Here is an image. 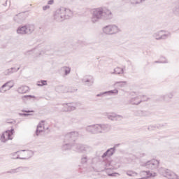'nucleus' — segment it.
<instances>
[{
    "mask_svg": "<svg viewBox=\"0 0 179 179\" xmlns=\"http://www.w3.org/2000/svg\"><path fill=\"white\" fill-rule=\"evenodd\" d=\"M2 138V135L0 136V141H1V142H2V138Z\"/></svg>",
    "mask_w": 179,
    "mask_h": 179,
    "instance_id": "57",
    "label": "nucleus"
},
{
    "mask_svg": "<svg viewBox=\"0 0 179 179\" xmlns=\"http://www.w3.org/2000/svg\"><path fill=\"white\" fill-rule=\"evenodd\" d=\"M8 124H12V122H8Z\"/></svg>",
    "mask_w": 179,
    "mask_h": 179,
    "instance_id": "58",
    "label": "nucleus"
},
{
    "mask_svg": "<svg viewBox=\"0 0 179 179\" xmlns=\"http://www.w3.org/2000/svg\"><path fill=\"white\" fill-rule=\"evenodd\" d=\"M158 171L161 176H163V177H166V178L178 179V176L176 173H174V172L171 171L169 169H166L165 168H160Z\"/></svg>",
    "mask_w": 179,
    "mask_h": 179,
    "instance_id": "8",
    "label": "nucleus"
},
{
    "mask_svg": "<svg viewBox=\"0 0 179 179\" xmlns=\"http://www.w3.org/2000/svg\"><path fill=\"white\" fill-rule=\"evenodd\" d=\"M158 101H166V103H169L170 101V99L167 96V94L165 95H160Z\"/></svg>",
    "mask_w": 179,
    "mask_h": 179,
    "instance_id": "30",
    "label": "nucleus"
},
{
    "mask_svg": "<svg viewBox=\"0 0 179 179\" xmlns=\"http://www.w3.org/2000/svg\"><path fill=\"white\" fill-rule=\"evenodd\" d=\"M109 169H115L114 167H110Z\"/></svg>",
    "mask_w": 179,
    "mask_h": 179,
    "instance_id": "59",
    "label": "nucleus"
},
{
    "mask_svg": "<svg viewBox=\"0 0 179 179\" xmlns=\"http://www.w3.org/2000/svg\"><path fill=\"white\" fill-rule=\"evenodd\" d=\"M162 33H164V30H161V31H159L158 32H155L153 34L154 38H155V40H162Z\"/></svg>",
    "mask_w": 179,
    "mask_h": 179,
    "instance_id": "29",
    "label": "nucleus"
},
{
    "mask_svg": "<svg viewBox=\"0 0 179 179\" xmlns=\"http://www.w3.org/2000/svg\"><path fill=\"white\" fill-rule=\"evenodd\" d=\"M13 86H15L13 81L10 80L6 82L0 87V93H6V92L10 90Z\"/></svg>",
    "mask_w": 179,
    "mask_h": 179,
    "instance_id": "13",
    "label": "nucleus"
},
{
    "mask_svg": "<svg viewBox=\"0 0 179 179\" xmlns=\"http://www.w3.org/2000/svg\"><path fill=\"white\" fill-rule=\"evenodd\" d=\"M63 72H64L65 76L69 75L71 73V68L63 69Z\"/></svg>",
    "mask_w": 179,
    "mask_h": 179,
    "instance_id": "40",
    "label": "nucleus"
},
{
    "mask_svg": "<svg viewBox=\"0 0 179 179\" xmlns=\"http://www.w3.org/2000/svg\"><path fill=\"white\" fill-rule=\"evenodd\" d=\"M3 5V6H6L8 5V1H6L5 3Z\"/></svg>",
    "mask_w": 179,
    "mask_h": 179,
    "instance_id": "54",
    "label": "nucleus"
},
{
    "mask_svg": "<svg viewBox=\"0 0 179 179\" xmlns=\"http://www.w3.org/2000/svg\"><path fill=\"white\" fill-rule=\"evenodd\" d=\"M141 99L142 100H148V101L149 100V98H147L146 95H145V96H142Z\"/></svg>",
    "mask_w": 179,
    "mask_h": 179,
    "instance_id": "52",
    "label": "nucleus"
},
{
    "mask_svg": "<svg viewBox=\"0 0 179 179\" xmlns=\"http://www.w3.org/2000/svg\"><path fill=\"white\" fill-rule=\"evenodd\" d=\"M43 127H44V121H41L38 126L37 129L36 130V136H38L41 134V132H43Z\"/></svg>",
    "mask_w": 179,
    "mask_h": 179,
    "instance_id": "26",
    "label": "nucleus"
},
{
    "mask_svg": "<svg viewBox=\"0 0 179 179\" xmlns=\"http://www.w3.org/2000/svg\"><path fill=\"white\" fill-rule=\"evenodd\" d=\"M18 115H20V117H29V115H31V114L19 113Z\"/></svg>",
    "mask_w": 179,
    "mask_h": 179,
    "instance_id": "45",
    "label": "nucleus"
},
{
    "mask_svg": "<svg viewBox=\"0 0 179 179\" xmlns=\"http://www.w3.org/2000/svg\"><path fill=\"white\" fill-rule=\"evenodd\" d=\"M35 29L36 27L34 24H27L18 27L16 31L17 34L23 36L24 34H31Z\"/></svg>",
    "mask_w": 179,
    "mask_h": 179,
    "instance_id": "7",
    "label": "nucleus"
},
{
    "mask_svg": "<svg viewBox=\"0 0 179 179\" xmlns=\"http://www.w3.org/2000/svg\"><path fill=\"white\" fill-rule=\"evenodd\" d=\"M117 94H118V90L117 89L106 91V96H117Z\"/></svg>",
    "mask_w": 179,
    "mask_h": 179,
    "instance_id": "32",
    "label": "nucleus"
},
{
    "mask_svg": "<svg viewBox=\"0 0 179 179\" xmlns=\"http://www.w3.org/2000/svg\"><path fill=\"white\" fill-rule=\"evenodd\" d=\"M54 3V0H50L48 1V5L50 6V5H52Z\"/></svg>",
    "mask_w": 179,
    "mask_h": 179,
    "instance_id": "49",
    "label": "nucleus"
},
{
    "mask_svg": "<svg viewBox=\"0 0 179 179\" xmlns=\"http://www.w3.org/2000/svg\"><path fill=\"white\" fill-rule=\"evenodd\" d=\"M117 85H119L120 87H124V86L127 85V81H119V82L115 83V86H117Z\"/></svg>",
    "mask_w": 179,
    "mask_h": 179,
    "instance_id": "38",
    "label": "nucleus"
},
{
    "mask_svg": "<svg viewBox=\"0 0 179 179\" xmlns=\"http://www.w3.org/2000/svg\"><path fill=\"white\" fill-rule=\"evenodd\" d=\"M115 154V151L114 150V148H108L102 155V164L105 166L106 169L107 167H112L111 165V161H110L109 157H111V156H113Z\"/></svg>",
    "mask_w": 179,
    "mask_h": 179,
    "instance_id": "3",
    "label": "nucleus"
},
{
    "mask_svg": "<svg viewBox=\"0 0 179 179\" xmlns=\"http://www.w3.org/2000/svg\"><path fill=\"white\" fill-rule=\"evenodd\" d=\"M130 94L131 96H136L129 100V104H131L132 106H139L141 103H143V101H148V99H142V97H145V95L140 94L138 92H131Z\"/></svg>",
    "mask_w": 179,
    "mask_h": 179,
    "instance_id": "6",
    "label": "nucleus"
},
{
    "mask_svg": "<svg viewBox=\"0 0 179 179\" xmlns=\"http://www.w3.org/2000/svg\"><path fill=\"white\" fill-rule=\"evenodd\" d=\"M103 33L107 36H113L121 33V28L115 24L106 25L103 28Z\"/></svg>",
    "mask_w": 179,
    "mask_h": 179,
    "instance_id": "4",
    "label": "nucleus"
},
{
    "mask_svg": "<svg viewBox=\"0 0 179 179\" xmlns=\"http://www.w3.org/2000/svg\"><path fill=\"white\" fill-rule=\"evenodd\" d=\"M169 37H171V33L167 31H164V33L161 34V40H166Z\"/></svg>",
    "mask_w": 179,
    "mask_h": 179,
    "instance_id": "27",
    "label": "nucleus"
},
{
    "mask_svg": "<svg viewBox=\"0 0 179 179\" xmlns=\"http://www.w3.org/2000/svg\"><path fill=\"white\" fill-rule=\"evenodd\" d=\"M120 145L121 144L117 143V144H115L112 148L114 149V150L115 151L117 148H119Z\"/></svg>",
    "mask_w": 179,
    "mask_h": 179,
    "instance_id": "47",
    "label": "nucleus"
},
{
    "mask_svg": "<svg viewBox=\"0 0 179 179\" xmlns=\"http://www.w3.org/2000/svg\"><path fill=\"white\" fill-rule=\"evenodd\" d=\"M79 136V133L78 131H71L67 133L64 136V144L62 146V150L63 152H66V150H71L73 149V143L76 138Z\"/></svg>",
    "mask_w": 179,
    "mask_h": 179,
    "instance_id": "1",
    "label": "nucleus"
},
{
    "mask_svg": "<svg viewBox=\"0 0 179 179\" xmlns=\"http://www.w3.org/2000/svg\"><path fill=\"white\" fill-rule=\"evenodd\" d=\"M153 64H167V59L164 57H161L159 61H155Z\"/></svg>",
    "mask_w": 179,
    "mask_h": 179,
    "instance_id": "34",
    "label": "nucleus"
},
{
    "mask_svg": "<svg viewBox=\"0 0 179 179\" xmlns=\"http://www.w3.org/2000/svg\"><path fill=\"white\" fill-rule=\"evenodd\" d=\"M26 19V14L24 13H20L15 15L14 20L17 23H20Z\"/></svg>",
    "mask_w": 179,
    "mask_h": 179,
    "instance_id": "17",
    "label": "nucleus"
},
{
    "mask_svg": "<svg viewBox=\"0 0 179 179\" xmlns=\"http://www.w3.org/2000/svg\"><path fill=\"white\" fill-rule=\"evenodd\" d=\"M126 174L129 176V177H136V176H138V173L133 171H127Z\"/></svg>",
    "mask_w": 179,
    "mask_h": 179,
    "instance_id": "37",
    "label": "nucleus"
},
{
    "mask_svg": "<svg viewBox=\"0 0 179 179\" xmlns=\"http://www.w3.org/2000/svg\"><path fill=\"white\" fill-rule=\"evenodd\" d=\"M64 20L70 19V17H72V16H73V12H72V10H71V9L69 8H64Z\"/></svg>",
    "mask_w": 179,
    "mask_h": 179,
    "instance_id": "21",
    "label": "nucleus"
},
{
    "mask_svg": "<svg viewBox=\"0 0 179 179\" xmlns=\"http://www.w3.org/2000/svg\"><path fill=\"white\" fill-rule=\"evenodd\" d=\"M19 68L16 69V68H10V69H7L4 72L3 74L6 76H8V75H12V73H13V72H17L19 71Z\"/></svg>",
    "mask_w": 179,
    "mask_h": 179,
    "instance_id": "25",
    "label": "nucleus"
},
{
    "mask_svg": "<svg viewBox=\"0 0 179 179\" xmlns=\"http://www.w3.org/2000/svg\"><path fill=\"white\" fill-rule=\"evenodd\" d=\"M22 113H34V110H22Z\"/></svg>",
    "mask_w": 179,
    "mask_h": 179,
    "instance_id": "50",
    "label": "nucleus"
},
{
    "mask_svg": "<svg viewBox=\"0 0 179 179\" xmlns=\"http://www.w3.org/2000/svg\"><path fill=\"white\" fill-rule=\"evenodd\" d=\"M100 160V159L99 158V157H95L94 158H92V164H96V162H99Z\"/></svg>",
    "mask_w": 179,
    "mask_h": 179,
    "instance_id": "42",
    "label": "nucleus"
},
{
    "mask_svg": "<svg viewBox=\"0 0 179 179\" xmlns=\"http://www.w3.org/2000/svg\"><path fill=\"white\" fill-rule=\"evenodd\" d=\"M106 117L108 120L110 121H121L124 117L120 115H117L115 113H107Z\"/></svg>",
    "mask_w": 179,
    "mask_h": 179,
    "instance_id": "16",
    "label": "nucleus"
},
{
    "mask_svg": "<svg viewBox=\"0 0 179 179\" xmlns=\"http://www.w3.org/2000/svg\"><path fill=\"white\" fill-rule=\"evenodd\" d=\"M90 160V159L86 155H83L81 157V164H87Z\"/></svg>",
    "mask_w": 179,
    "mask_h": 179,
    "instance_id": "33",
    "label": "nucleus"
},
{
    "mask_svg": "<svg viewBox=\"0 0 179 179\" xmlns=\"http://www.w3.org/2000/svg\"><path fill=\"white\" fill-rule=\"evenodd\" d=\"M64 106V111H73L76 110V107L72 106V103H63Z\"/></svg>",
    "mask_w": 179,
    "mask_h": 179,
    "instance_id": "23",
    "label": "nucleus"
},
{
    "mask_svg": "<svg viewBox=\"0 0 179 179\" xmlns=\"http://www.w3.org/2000/svg\"><path fill=\"white\" fill-rule=\"evenodd\" d=\"M26 169H27V168L23 167V166H19L16 169L8 171L6 173V174H15V173H19L20 171H24V170H26Z\"/></svg>",
    "mask_w": 179,
    "mask_h": 179,
    "instance_id": "19",
    "label": "nucleus"
},
{
    "mask_svg": "<svg viewBox=\"0 0 179 179\" xmlns=\"http://www.w3.org/2000/svg\"><path fill=\"white\" fill-rule=\"evenodd\" d=\"M113 73H115V75H121V74L124 73V69L115 68Z\"/></svg>",
    "mask_w": 179,
    "mask_h": 179,
    "instance_id": "35",
    "label": "nucleus"
},
{
    "mask_svg": "<svg viewBox=\"0 0 179 179\" xmlns=\"http://www.w3.org/2000/svg\"><path fill=\"white\" fill-rule=\"evenodd\" d=\"M100 134L108 131L110 126L108 124H99Z\"/></svg>",
    "mask_w": 179,
    "mask_h": 179,
    "instance_id": "24",
    "label": "nucleus"
},
{
    "mask_svg": "<svg viewBox=\"0 0 179 179\" xmlns=\"http://www.w3.org/2000/svg\"><path fill=\"white\" fill-rule=\"evenodd\" d=\"M90 13L92 23H97L101 19L104 17V9L103 8H93Z\"/></svg>",
    "mask_w": 179,
    "mask_h": 179,
    "instance_id": "2",
    "label": "nucleus"
},
{
    "mask_svg": "<svg viewBox=\"0 0 179 179\" xmlns=\"http://www.w3.org/2000/svg\"><path fill=\"white\" fill-rule=\"evenodd\" d=\"M38 55H41V52H39L38 55H36L35 57H38Z\"/></svg>",
    "mask_w": 179,
    "mask_h": 179,
    "instance_id": "56",
    "label": "nucleus"
},
{
    "mask_svg": "<svg viewBox=\"0 0 179 179\" xmlns=\"http://www.w3.org/2000/svg\"><path fill=\"white\" fill-rule=\"evenodd\" d=\"M47 80H41V81L37 82V86H46Z\"/></svg>",
    "mask_w": 179,
    "mask_h": 179,
    "instance_id": "39",
    "label": "nucleus"
},
{
    "mask_svg": "<svg viewBox=\"0 0 179 179\" xmlns=\"http://www.w3.org/2000/svg\"><path fill=\"white\" fill-rule=\"evenodd\" d=\"M48 9H50V6H48V5L44 6L43 7V10H47Z\"/></svg>",
    "mask_w": 179,
    "mask_h": 179,
    "instance_id": "48",
    "label": "nucleus"
},
{
    "mask_svg": "<svg viewBox=\"0 0 179 179\" xmlns=\"http://www.w3.org/2000/svg\"><path fill=\"white\" fill-rule=\"evenodd\" d=\"M19 152H20V151H17L15 152H13L10 154V156H12L13 159H16V157H15V156H16V155H17V153H19Z\"/></svg>",
    "mask_w": 179,
    "mask_h": 179,
    "instance_id": "46",
    "label": "nucleus"
},
{
    "mask_svg": "<svg viewBox=\"0 0 179 179\" xmlns=\"http://www.w3.org/2000/svg\"><path fill=\"white\" fill-rule=\"evenodd\" d=\"M85 131L92 135H98V134H100V127L99 124H92L87 126Z\"/></svg>",
    "mask_w": 179,
    "mask_h": 179,
    "instance_id": "11",
    "label": "nucleus"
},
{
    "mask_svg": "<svg viewBox=\"0 0 179 179\" xmlns=\"http://www.w3.org/2000/svg\"><path fill=\"white\" fill-rule=\"evenodd\" d=\"M29 87L26 85H22L17 88V93H20V94H24V93H27V92H29Z\"/></svg>",
    "mask_w": 179,
    "mask_h": 179,
    "instance_id": "22",
    "label": "nucleus"
},
{
    "mask_svg": "<svg viewBox=\"0 0 179 179\" xmlns=\"http://www.w3.org/2000/svg\"><path fill=\"white\" fill-rule=\"evenodd\" d=\"M34 54H37V49H32L24 52V55L29 57V55H33Z\"/></svg>",
    "mask_w": 179,
    "mask_h": 179,
    "instance_id": "36",
    "label": "nucleus"
},
{
    "mask_svg": "<svg viewBox=\"0 0 179 179\" xmlns=\"http://www.w3.org/2000/svg\"><path fill=\"white\" fill-rule=\"evenodd\" d=\"M136 115L138 117H147V115H149V112L145 110H138Z\"/></svg>",
    "mask_w": 179,
    "mask_h": 179,
    "instance_id": "31",
    "label": "nucleus"
},
{
    "mask_svg": "<svg viewBox=\"0 0 179 179\" xmlns=\"http://www.w3.org/2000/svg\"><path fill=\"white\" fill-rule=\"evenodd\" d=\"M43 52V54H46V55H57L55 50H54L52 46L50 45L45 47Z\"/></svg>",
    "mask_w": 179,
    "mask_h": 179,
    "instance_id": "18",
    "label": "nucleus"
},
{
    "mask_svg": "<svg viewBox=\"0 0 179 179\" xmlns=\"http://www.w3.org/2000/svg\"><path fill=\"white\" fill-rule=\"evenodd\" d=\"M73 150H74V152H77V153H90L92 149L90 145L73 143Z\"/></svg>",
    "mask_w": 179,
    "mask_h": 179,
    "instance_id": "5",
    "label": "nucleus"
},
{
    "mask_svg": "<svg viewBox=\"0 0 179 179\" xmlns=\"http://www.w3.org/2000/svg\"><path fill=\"white\" fill-rule=\"evenodd\" d=\"M166 95L169 99H171L173 97H174V92H169L166 94Z\"/></svg>",
    "mask_w": 179,
    "mask_h": 179,
    "instance_id": "44",
    "label": "nucleus"
},
{
    "mask_svg": "<svg viewBox=\"0 0 179 179\" xmlns=\"http://www.w3.org/2000/svg\"><path fill=\"white\" fill-rule=\"evenodd\" d=\"M15 133V129H11L10 130H7L2 133L1 134V143H6L8 141H12L13 139V134Z\"/></svg>",
    "mask_w": 179,
    "mask_h": 179,
    "instance_id": "10",
    "label": "nucleus"
},
{
    "mask_svg": "<svg viewBox=\"0 0 179 179\" xmlns=\"http://www.w3.org/2000/svg\"><path fill=\"white\" fill-rule=\"evenodd\" d=\"M152 128H153V127H152V126L148 127V130L150 131L152 129Z\"/></svg>",
    "mask_w": 179,
    "mask_h": 179,
    "instance_id": "55",
    "label": "nucleus"
},
{
    "mask_svg": "<svg viewBox=\"0 0 179 179\" xmlns=\"http://www.w3.org/2000/svg\"><path fill=\"white\" fill-rule=\"evenodd\" d=\"M108 176L110 177H114V176H115V173H110V174H108Z\"/></svg>",
    "mask_w": 179,
    "mask_h": 179,
    "instance_id": "53",
    "label": "nucleus"
},
{
    "mask_svg": "<svg viewBox=\"0 0 179 179\" xmlns=\"http://www.w3.org/2000/svg\"><path fill=\"white\" fill-rule=\"evenodd\" d=\"M159 161L157 159H152L142 164L143 167L150 169L151 170H156L159 167Z\"/></svg>",
    "mask_w": 179,
    "mask_h": 179,
    "instance_id": "12",
    "label": "nucleus"
},
{
    "mask_svg": "<svg viewBox=\"0 0 179 179\" xmlns=\"http://www.w3.org/2000/svg\"><path fill=\"white\" fill-rule=\"evenodd\" d=\"M148 0H129L131 5H141V3H145Z\"/></svg>",
    "mask_w": 179,
    "mask_h": 179,
    "instance_id": "28",
    "label": "nucleus"
},
{
    "mask_svg": "<svg viewBox=\"0 0 179 179\" xmlns=\"http://www.w3.org/2000/svg\"><path fill=\"white\" fill-rule=\"evenodd\" d=\"M162 127H164V124H159L157 125V128H162Z\"/></svg>",
    "mask_w": 179,
    "mask_h": 179,
    "instance_id": "51",
    "label": "nucleus"
},
{
    "mask_svg": "<svg viewBox=\"0 0 179 179\" xmlns=\"http://www.w3.org/2000/svg\"><path fill=\"white\" fill-rule=\"evenodd\" d=\"M22 99H27V100H31V99H36V96L34 95H24L22 96Z\"/></svg>",
    "mask_w": 179,
    "mask_h": 179,
    "instance_id": "41",
    "label": "nucleus"
},
{
    "mask_svg": "<svg viewBox=\"0 0 179 179\" xmlns=\"http://www.w3.org/2000/svg\"><path fill=\"white\" fill-rule=\"evenodd\" d=\"M65 12V8L62 7L60 8H58L53 13V17L54 20H56V22H64L65 20V15L64 14Z\"/></svg>",
    "mask_w": 179,
    "mask_h": 179,
    "instance_id": "9",
    "label": "nucleus"
},
{
    "mask_svg": "<svg viewBox=\"0 0 179 179\" xmlns=\"http://www.w3.org/2000/svg\"><path fill=\"white\" fill-rule=\"evenodd\" d=\"M104 96H107V91L103 92H100L99 94H96V97H104Z\"/></svg>",
    "mask_w": 179,
    "mask_h": 179,
    "instance_id": "43",
    "label": "nucleus"
},
{
    "mask_svg": "<svg viewBox=\"0 0 179 179\" xmlns=\"http://www.w3.org/2000/svg\"><path fill=\"white\" fill-rule=\"evenodd\" d=\"M102 19L105 20L113 19V13L108 9L103 10V17Z\"/></svg>",
    "mask_w": 179,
    "mask_h": 179,
    "instance_id": "20",
    "label": "nucleus"
},
{
    "mask_svg": "<svg viewBox=\"0 0 179 179\" xmlns=\"http://www.w3.org/2000/svg\"><path fill=\"white\" fill-rule=\"evenodd\" d=\"M20 152H24V157H20L19 155H17L15 159H20L21 160H29L31 157H33L34 152L32 150H22Z\"/></svg>",
    "mask_w": 179,
    "mask_h": 179,
    "instance_id": "14",
    "label": "nucleus"
},
{
    "mask_svg": "<svg viewBox=\"0 0 179 179\" xmlns=\"http://www.w3.org/2000/svg\"><path fill=\"white\" fill-rule=\"evenodd\" d=\"M82 82L85 86H93V83H94V78H93L92 76L86 75L83 78Z\"/></svg>",
    "mask_w": 179,
    "mask_h": 179,
    "instance_id": "15",
    "label": "nucleus"
}]
</instances>
